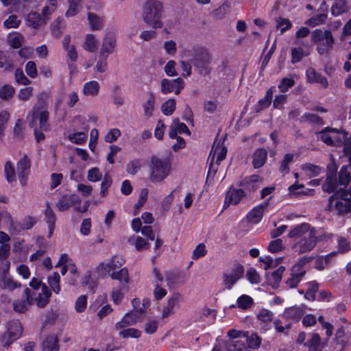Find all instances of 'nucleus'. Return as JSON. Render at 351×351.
Here are the masks:
<instances>
[{
  "instance_id": "f257e3e1",
  "label": "nucleus",
  "mask_w": 351,
  "mask_h": 351,
  "mask_svg": "<svg viewBox=\"0 0 351 351\" xmlns=\"http://www.w3.org/2000/svg\"><path fill=\"white\" fill-rule=\"evenodd\" d=\"M184 56L188 58L199 75L205 76L210 73L213 57L207 48L202 45H195L186 50Z\"/></svg>"
},
{
  "instance_id": "f03ea898",
  "label": "nucleus",
  "mask_w": 351,
  "mask_h": 351,
  "mask_svg": "<svg viewBox=\"0 0 351 351\" xmlns=\"http://www.w3.org/2000/svg\"><path fill=\"white\" fill-rule=\"evenodd\" d=\"M163 13V3L159 0H147L143 4L142 19L154 29L163 27L164 23L161 20Z\"/></svg>"
},
{
  "instance_id": "7ed1b4c3",
  "label": "nucleus",
  "mask_w": 351,
  "mask_h": 351,
  "mask_svg": "<svg viewBox=\"0 0 351 351\" xmlns=\"http://www.w3.org/2000/svg\"><path fill=\"white\" fill-rule=\"evenodd\" d=\"M336 193L329 197L328 210L335 211L339 215H343L351 212V187L349 189L339 188Z\"/></svg>"
},
{
  "instance_id": "20e7f679",
  "label": "nucleus",
  "mask_w": 351,
  "mask_h": 351,
  "mask_svg": "<svg viewBox=\"0 0 351 351\" xmlns=\"http://www.w3.org/2000/svg\"><path fill=\"white\" fill-rule=\"evenodd\" d=\"M311 40L317 45L316 50L321 56H328L335 45V38L330 30L315 29L311 33Z\"/></svg>"
},
{
  "instance_id": "39448f33",
  "label": "nucleus",
  "mask_w": 351,
  "mask_h": 351,
  "mask_svg": "<svg viewBox=\"0 0 351 351\" xmlns=\"http://www.w3.org/2000/svg\"><path fill=\"white\" fill-rule=\"evenodd\" d=\"M171 162L168 158L153 156L149 165V180L152 182L163 181L170 173Z\"/></svg>"
},
{
  "instance_id": "423d86ee",
  "label": "nucleus",
  "mask_w": 351,
  "mask_h": 351,
  "mask_svg": "<svg viewBox=\"0 0 351 351\" xmlns=\"http://www.w3.org/2000/svg\"><path fill=\"white\" fill-rule=\"evenodd\" d=\"M45 105L46 103L45 100L43 98H39L37 104L34 106L27 117L30 118V127L34 128L35 126V122L38 120L39 128L42 131H47L49 130V112L47 110L45 109Z\"/></svg>"
},
{
  "instance_id": "0eeeda50",
  "label": "nucleus",
  "mask_w": 351,
  "mask_h": 351,
  "mask_svg": "<svg viewBox=\"0 0 351 351\" xmlns=\"http://www.w3.org/2000/svg\"><path fill=\"white\" fill-rule=\"evenodd\" d=\"M23 332V327L19 320H12L7 324V330L0 335V344L5 348L10 346L17 339H19Z\"/></svg>"
},
{
  "instance_id": "6e6552de",
  "label": "nucleus",
  "mask_w": 351,
  "mask_h": 351,
  "mask_svg": "<svg viewBox=\"0 0 351 351\" xmlns=\"http://www.w3.org/2000/svg\"><path fill=\"white\" fill-rule=\"evenodd\" d=\"M317 230L310 232L303 239H299L293 246V250L298 254H302L312 250L318 242Z\"/></svg>"
},
{
  "instance_id": "1a4fd4ad",
  "label": "nucleus",
  "mask_w": 351,
  "mask_h": 351,
  "mask_svg": "<svg viewBox=\"0 0 351 351\" xmlns=\"http://www.w3.org/2000/svg\"><path fill=\"white\" fill-rule=\"evenodd\" d=\"M337 166L334 161L328 165L326 180L322 185L324 192L331 193L337 189Z\"/></svg>"
},
{
  "instance_id": "9d476101",
  "label": "nucleus",
  "mask_w": 351,
  "mask_h": 351,
  "mask_svg": "<svg viewBox=\"0 0 351 351\" xmlns=\"http://www.w3.org/2000/svg\"><path fill=\"white\" fill-rule=\"evenodd\" d=\"M144 316V311L143 308L138 309H133L130 313H127L122 320L116 324L115 328L122 329L128 326L134 325L137 322H142Z\"/></svg>"
},
{
  "instance_id": "9b49d317",
  "label": "nucleus",
  "mask_w": 351,
  "mask_h": 351,
  "mask_svg": "<svg viewBox=\"0 0 351 351\" xmlns=\"http://www.w3.org/2000/svg\"><path fill=\"white\" fill-rule=\"evenodd\" d=\"M244 276V267L241 264L236 265L230 273L223 274V282L226 289L230 290L233 285Z\"/></svg>"
},
{
  "instance_id": "f8f14e48",
  "label": "nucleus",
  "mask_w": 351,
  "mask_h": 351,
  "mask_svg": "<svg viewBox=\"0 0 351 351\" xmlns=\"http://www.w3.org/2000/svg\"><path fill=\"white\" fill-rule=\"evenodd\" d=\"M117 36L114 32H106L102 40V45L100 49V56H108L112 54L116 48Z\"/></svg>"
},
{
  "instance_id": "ddd939ff",
  "label": "nucleus",
  "mask_w": 351,
  "mask_h": 351,
  "mask_svg": "<svg viewBox=\"0 0 351 351\" xmlns=\"http://www.w3.org/2000/svg\"><path fill=\"white\" fill-rule=\"evenodd\" d=\"M31 162L27 156L25 154L17 162V173L20 183L22 185L27 184V178L30 172Z\"/></svg>"
},
{
  "instance_id": "4468645a",
  "label": "nucleus",
  "mask_w": 351,
  "mask_h": 351,
  "mask_svg": "<svg viewBox=\"0 0 351 351\" xmlns=\"http://www.w3.org/2000/svg\"><path fill=\"white\" fill-rule=\"evenodd\" d=\"M261 179L257 175H253L243 179L239 186L247 193V196L252 193L256 191L260 188L261 184Z\"/></svg>"
},
{
  "instance_id": "2eb2a0df",
  "label": "nucleus",
  "mask_w": 351,
  "mask_h": 351,
  "mask_svg": "<svg viewBox=\"0 0 351 351\" xmlns=\"http://www.w3.org/2000/svg\"><path fill=\"white\" fill-rule=\"evenodd\" d=\"M80 202L81 199L77 195H66L60 198V199L57 203L56 206L60 211L63 212L66 210H68L71 206H76V205L80 204Z\"/></svg>"
},
{
  "instance_id": "dca6fc26",
  "label": "nucleus",
  "mask_w": 351,
  "mask_h": 351,
  "mask_svg": "<svg viewBox=\"0 0 351 351\" xmlns=\"http://www.w3.org/2000/svg\"><path fill=\"white\" fill-rule=\"evenodd\" d=\"M32 301L31 291L29 288H26L24 291V298L19 299L13 302V308L16 312L25 313Z\"/></svg>"
},
{
  "instance_id": "f3484780",
  "label": "nucleus",
  "mask_w": 351,
  "mask_h": 351,
  "mask_svg": "<svg viewBox=\"0 0 351 351\" xmlns=\"http://www.w3.org/2000/svg\"><path fill=\"white\" fill-rule=\"evenodd\" d=\"M315 230V229L314 228H310L308 223H303L296 226L294 228H293L289 232V237L290 238L294 239L297 242L299 239H303V237H306L307 234H310V232H313Z\"/></svg>"
},
{
  "instance_id": "a211bd4d",
  "label": "nucleus",
  "mask_w": 351,
  "mask_h": 351,
  "mask_svg": "<svg viewBox=\"0 0 351 351\" xmlns=\"http://www.w3.org/2000/svg\"><path fill=\"white\" fill-rule=\"evenodd\" d=\"M178 133L191 134L190 130L185 123L180 122L178 118H175L169 126V136L171 138H175Z\"/></svg>"
},
{
  "instance_id": "6ab92c4d",
  "label": "nucleus",
  "mask_w": 351,
  "mask_h": 351,
  "mask_svg": "<svg viewBox=\"0 0 351 351\" xmlns=\"http://www.w3.org/2000/svg\"><path fill=\"white\" fill-rule=\"evenodd\" d=\"M211 154H213V156L210 159L209 171H210L211 168L213 167V161L215 156H217L216 163L217 165H219V163L225 159L227 154V149L226 147L223 146V145H220V143L219 142L216 146L215 144L213 145L210 156Z\"/></svg>"
},
{
  "instance_id": "aec40b11",
  "label": "nucleus",
  "mask_w": 351,
  "mask_h": 351,
  "mask_svg": "<svg viewBox=\"0 0 351 351\" xmlns=\"http://www.w3.org/2000/svg\"><path fill=\"white\" fill-rule=\"evenodd\" d=\"M181 300V295L178 293H173L167 301V306L163 308L162 317L167 318L170 315L174 313L173 308L179 306Z\"/></svg>"
},
{
  "instance_id": "412c9836",
  "label": "nucleus",
  "mask_w": 351,
  "mask_h": 351,
  "mask_svg": "<svg viewBox=\"0 0 351 351\" xmlns=\"http://www.w3.org/2000/svg\"><path fill=\"white\" fill-rule=\"evenodd\" d=\"M305 274L306 271L298 270V266H293L290 277L285 281L287 287L290 289L296 287Z\"/></svg>"
},
{
  "instance_id": "4be33fe9",
  "label": "nucleus",
  "mask_w": 351,
  "mask_h": 351,
  "mask_svg": "<svg viewBox=\"0 0 351 351\" xmlns=\"http://www.w3.org/2000/svg\"><path fill=\"white\" fill-rule=\"evenodd\" d=\"M269 199H267L263 204L257 206L252 209L247 215V218L250 222L258 223L262 219L263 214L269 204Z\"/></svg>"
},
{
  "instance_id": "5701e85b",
  "label": "nucleus",
  "mask_w": 351,
  "mask_h": 351,
  "mask_svg": "<svg viewBox=\"0 0 351 351\" xmlns=\"http://www.w3.org/2000/svg\"><path fill=\"white\" fill-rule=\"evenodd\" d=\"M306 75L308 82L320 84L324 88L328 86L327 79L318 73L313 68H308L306 71Z\"/></svg>"
},
{
  "instance_id": "b1692460",
  "label": "nucleus",
  "mask_w": 351,
  "mask_h": 351,
  "mask_svg": "<svg viewBox=\"0 0 351 351\" xmlns=\"http://www.w3.org/2000/svg\"><path fill=\"white\" fill-rule=\"evenodd\" d=\"M124 263L125 259L123 256H114L106 265L104 263H101L98 267L104 269L108 268V272L110 274L111 271L112 272L115 271L116 269L121 267Z\"/></svg>"
},
{
  "instance_id": "393cba45",
  "label": "nucleus",
  "mask_w": 351,
  "mask_h": 351,
  "mask_svg": "<svg viewBox=\"0 0 351 351\" xmlns=\"http://www.w3.org/2000/svg\"><path fill=\"white\" fill-rule=\"evenodd\" d=\"M337 129L326 127L322 131L316 132V134L319 136L320 139L325 144L332 146L334 145L332 134H337Z\"/></svg>"
},
{
  "instance_id": "a878e982",
  "label": "nucleus",
  "mask_w": 351,
  "mask_h": 351,
  "mask_svg": "<svg viewBox=\"0 0 351 351\" xmlns=\"http://www.w3.org/2000/svg\"><path fill=\"white\" fill-rule=\"evenodd\" d=\"M26 22L28 26L37 29L46 23V19L43 18L40 14L32 12L27 16Z\"/></svg>"
},
{
  "instance_id": "bb28decb",
  "label": "nucleus",
  "mask_w": 351,
  "mask_h": 351,
  "mask_svg": "<svg viewBox=\"0 0 351 351\" xmlns=\"http://www.w3.org/2000/svg\"><path fill=\"white\" fill-rule=\"evenodd\" d=\"M267 158V151L261 148L255 151L253 154L252 164L255 169L260 168L264 165Z\"/></svg>"
},
{
  "instance_id": "cd10ccee",
  "label": "nucleus",
  "mask_w": 351,
  "mask_h": 351,
  "mask_svg": "<svg viewBox=\"0 0 351 351\" xmlns=\"http://www.w3.org/2000/svg\"><path fill=\"white\" fill-rule=\"evenodd\" d=\"M247 196V193L242 189L230 190L227 193L226 201L228 200L229 203L234 205L238 204L241 199Z\"/></svg>"
},
{
  "instance_id": "c85d7f7f",
  "label": "nucleus",
  "mask_w": 351,
  "mask_h": 351,
  "mask_svg": "<svg viewBox=\"0 0 351 351\" xmlns=\"http://www.w3.org/2000/svg\"><path fill=\"white\" fill-rule=\"evenodd\" d=\"M351 180V171L349 166H343L338 174L337 186H343L344 189Z\"/></svg>"
},
{
  "instance_id": "c756f323",
  "label": "nucleus",
  "mask_w": 351,
  "mask_h": 351,
  "mask_svg": "<svg viewBox=\"0 0 351 351\" xmlns=\"http://www.w3.org/2000/svg\"><path fill=\"white\" fill-rule=\"evenodd\" d=\"M10 267V262H6V269H3L2 274V280L3 282L4 288L9 289L10 290H13L17 287H21V284L15 282L12 278L9 276L8 269Z\"/></svg>"
},
{
  "instance_id": "7c9ffc66",
  "label": "nucleus",
  "mask_w": 351,
  "mask_h": 351,
  "mask_svg": "<svg viewBox=\"0 0 351 351\" xmlns=\"http://www.w3.org/2000/svg\"><path fill=\"white\" fill-rule=\"evenodd\" d=\"M324 13L318 14L305 21V25L310 27H315L317 25H323L326 23L328 14V9L326 8L324 10L322 9Z\"/></svg>"
},
{
  "instance_id": "2f4dec72",
  "label": "nucleus",
  "mask_w": 351,
  "mask_h": 351,
  "mask_svg": "<svg viewBox=\"0 0 351 351\" xmlns=\"http://www.w3.org/2000/svg\"><path fill=\"white\" fill-rule=\"evenodd\" d=\"M304 346L308 348V351H321V337L318 333L311 334V339L304 343Z\"/></svg>"
},
{
  "instance_id": "473e14b6",
  "label": "nucleus",
  "mask_w": 351,
  "mask_h": 351,
  "mask_svg": "<svg viewBox=\"0 0 351 351\" xmlns=\"http://www.w3.org/2000/svg\"><path fill=\"white\" fill-rule=\"evenodd\" d=\"M304 315L303 310L298 306H291L287 308L284 313L285 318L293 322H298Z\"/></svg>"
},
{
  "instance_id": "72a5a7b5",
  "label": "nucleus",
  "mask_w": 351,
  "mask_h": 351,
  "mask_svg": "<svg viewBox=\"0 0 351 351\" xmlns=\"http://www.w3.org/2000/svg\"><path fill=\"white\" fill-rule=\"evenodd\" d=\"M43 351H58L59 350L58 339L56 336L49 335L43 342Z\"/></svg>"
},
{
  "instance_id": "f704fd0d",
  "label": "nucleus",
  "mask_w": 351,
  "mask_h": 351,
  "mask_svg": "<svg viewBox=\"0 0 351 351\" xmlns=\"http://www.w3.org/2000/svg\"><path fill=\"white\" fill-rule=\"evenodd\" d=\"M88 21L93 31L100 30L104 26V19L93 12L88 13Z\"/></svg>"
},
{
  "instance_id": "c9c22d12",
  "label": "nucleus",
  "mask_w": 351,
  "mask_h": 351,
  "mask_svg": "<svg viewBox=\"0 0 351 351\" xmlns=\"http://www.w3.org/2000/svg\"><path fill=\"white\" fill-rule=\"evenodd\" d=\"M156 97L154 94L152 92L149 93V97L147 101L143 104V108L145 116L150 117L153 114V111L155 108Z\"/></svg>"
},
{
  "instance_id": "e433bc0d",
  "label": "nucleus",
  "mask_w": 351,
  "mask_h": 351,
  "mask_svg": "<svg viewBox=\"0 0 351 351\" xmlns=\"http://www.w3.org/2000/svg\"><path fill=\"white\" fill-rule=\"evenodd\" d=\"M348 11V7L346 0H337L331 7V13L335 16H338Z\"/></svg>"
},
{
  "instance_id": "4c0bfd02",
  "label": "nucleus",
  "mask_w": 351,
  "mask_h": 351,
  "mask_svg": "<svg viewBox=\"0 0 351 351\" xmlns=\"http://www.w3.org/2000/svg\"><path fill=\"white\" fill-rule=\"evenodd\" d=\"M285 270L284 266H280L276 271L271 273V277L268 278V283L274 289L278 287V284L282 279V275Z\"/></svg>"
},
{
  "instance_id": "58836bf2",
  "label": "nucleus",
  "mask_w": 351,
  "mask_h": 351,
  "mask_svg": "<svg viewBox=\"0 0 351 351\" xmlns=\"http://www.w3.org/2000/svg\"><path fill=\"white\" fill-rule=\"evenodd\" d=\"M69 6L65 14L66 17L76 15L82 8L83 0H68Z\"/></svg>"
},
{
  "instance_id": "ea45409f",
  "label": "nucleus",
  "mask_w": 351,
  "mask_h": 351,
  "mask_svg": "<svg viewBox=\"0 0 351 351\" xmlns=\"http://www.w3.org/2000/svg\"><path fill=\"white\" fill-rule=\"evenodd\" d=\"M230 2L228 1H225L220 7L213 11V16L216 19H221L224 18L226 15L230 12Z\"/></svg>"
},
{
  "instance_id": "a19ab883",
  "label": "nucleus",
  "mask_w": 351,
  "mask_h": 351,
  "mask_svg": "<svg viewBox=\"0 0 351 351\" xmlns=\"http://www.w3.org/2000/svg\"><path fill=\"white\" fill-rule=\"evenodd\" d=\"M300 121L319 125H322L324 123L323 119L319 116L313 113H305L300 118Z\"/></svg>"
},
{
  "instance_id": "79ce46f5",
  "label": "nucleus",
  "mask_w": 351,
  "mask_h": 351,
  "mask_svg": "<svg viewBox=\"0 0 351 351\" xmlns=\"http://www.w3.org/2000/svg\"><path fill=\"white\" fill-rule=\"evenodd\" d=\"M110 276L112 279L117 280L121 282H124L125 283H128L130 281L128 270L126 267H123L117 271H112L110 274Z\"/></svg>"
},
{
  "instance_id": "37998d69",
  "label": "nucleus",
  "mask_w": 351,
  "mask_h": 351,
  "mask_svg": "<svg viewBox=\"0 0 351 351\" xmlns=\"http://www.w3.org/2000/svg\"><path fill=\"white\" fill-rule=\"evenodd\" d=\"M4 175L8 182L16 181L15 169L10 161H7L4 165Z\"/></svg>"
},
{
  "instance_id": "c03bdc74",
  "label": "nucleus",
  "mask_w": 351,
  "mask_h": 351,
  "mask_svg": "<svg viewBox=\"0 0 351 351\" xmlns=\"http://www.w3.org/2000/svg\"><path fill=\"white\" fill-rule=\"evenodd\" d=\"M60 274L58 272H54L53 275L49 276L47 278L48 284L50 288L56 293H59L60 291Z\"/></svg>"
},
{
  "instance_id": "a18cd8bd",
  "label": "nucleus",
  "mask_w": 351,
  "mask_h": 351,
  "mask_svg": "<svg viewBox=\"0 0 351 351\" xmlns=\"http://www.w3.org/2000/svg\"><path fill=\"white\" fill-rule=\"evenodd\" d=\"M237 303L239 308L243 310H247L252 307L254 304V300L247 295H242L238 298Z\"/></svg>"
},
{
  "instance_id": "49530a36",
  "label": "nucleus",
  "mask_w": 351,
  "mask_h": 351,
  "mask_svg": "<svg viewBox=\"0 0 351 351\" xmlns=\"http://www.w3.org/2000/svg\"><path fill=\"white\" fill-rule=\"evenodd\" d=\"M272 97L273 89L271 88L267 91L265 96L259 100L256 110L260 111L267 108L271 102Z\"/></svg>"
},
{
  "instance_id": "de8ad7c7",
  "label": "nucleus",
  "mask_w": 351,
  "mask_h": 351,
  "mask_svg": "<svg viewBox=\"0 0 351 351\" xmlns=\"http://www.w3.org/2000/svg\"><path fill=\"white\" fill-rule=\"evenodd\" d=\"M99 90V85L96 81H90L84 84V93L86 95H96Z\"/></svg>"
},
{
  "instance_id": "09e8293b",
  "label": "nucleus",
  "mask_w": 351,
  "mask_h": 351,
  "mask_svg": "<svg viewBox=\"0 0 351 351\" xmlns=\"http://www.w3.org/2000/svg\"><path fill=\"white\" fill-rule=\"evenodd\" d=\"M84 48L85 50L89 52H95L97 49V40L95 36L93 34H88L85 38V42L84 44Z\"/></svg>"
},
{
  "instance_id": "8fccbe9b",
  "label": "nucleus",
  "mask_w": 351,
  "mask_h": 351,
  "mask_svg": "<svg viewBox=\"0 0 351 351\" xmlns=\"http://www.w3.org/2000/svg\"><path fill=\"white\" fill-rule=\"evenodd\" d=\"M293 154H286L284 156L282 160L280 162L279 171L284 174L288 173L289 172V164H291L293 162Z\"/></svg>"
},
{
  "instance_id": "3c124183",
  "label": "nucleus",
  "mask_w": 351,
  "mask_h": 351,
  "mask_svg": "<svg viewBox=\"0 0 351 351\" xmlns=\"http://www.w3.org/2000/svg\"><path fill=\"white\" fill-rule=\"evenodd\" d=\"M176 100L169 99L162 104L161 110L165 115L169 116L176 110Z\"/></svg>"
},
{
  "instance_id": "603ef678",
  "label": "nucleus",
  "mask_w": 351,
  "mask_h": 351,
  "mask_svg": "<svg viewBox=\"0 0 351 351\" xmlns=\"http://www.w3.org/2000/svg\"><path fill=\"white\" fill-rule=\"evenodd\" d=\"M0 68H3L6 71H10L14 68L12 61L1 51H0Z\"/></svg>"
},
{
  "instance_id": "864d4df0",
  "label": "nucleus",
  "mask_w": 351,
  "mask_h": 351,
  "mask_svg": "<svg viewBox=\"0 0 351 351\" xmlns=\"http://www.w3.org/2000/svg\"><path fill=\"white\" fill-rule=\"evenodd\" d=\"M15 92L14 88L9 84H5L0 88V98L8 100L12 98Z\"/></svg>"
},
{
  "instance_id": "5fc2aeb1",
  "label": "nucleus",
  "mask_w": 351,
  "mask_h": 351,
  "mask_svg": "<svg viewBox=\"0 0 351 351\" xmlns=\"http://www.w3.org/2000/svg\"><path fill=\"white\" fill-rule=\"evenodd\" d=\"M302 169L309 177H314L317 176L321 171V168L319 166L310 163L303 165L302 166Z\"/></svg>"
},
{
  "instance_id": "6e6d98bb",
  "label": "nucleus",
  "mask_w": 351,
  "mask_h": 351,
  "mask_svg": "<svg viewBox=\"0 0 351 351\" xmlns=\"http://www.w3.org/2000/svg\"><path fill=\"white\" fill-rule=\"evenodd\" d=\"M308 53H305L301 47H293L291 49V62L295 64L299 62L304 56H307Z\"/></svg>"
},
{
  "instance_id": "4d7b16f0",
  "label": "nucleus",
  "mask_w": 351,
  "mask_h": 351,
  "mask_svg": "<svg viewBox=\"0 0 351 351\" xmlns=\"http://www.w3.org/2000/svg\"><path fill=\"white\" fill-rule=\"evenodd\" d=\"M128 242L130 244H134L135 248L137 251L142 250L144 247L149 245V243L141 237H130L128 239Z\"/></svg>"
},
{
  "instance_id": "13d9d810",
  "label": "nucleus",
  "mask_w": 351,
  "mask_h": 351,
  "mask_svg": "<svg viewBox=\"0 0 351 351\" xmlns=\"http://www.w3.org/2000/svg\"><path fill=\"white\" fill-rule=\"evenodd\" d=\"M245 338L248 348L257 349L260 347L261 339L256 334L253 333L250 336L248 335Z\"/></svg>"
},
{
  "instance_id": "bf43d9fd",
  "label": "nucleus",
  "mask_w": 351,
  "mask_h": 351,
  "mask_svg": "<svg viewBox=\"0 0 351 351\" xmlns=\"http://www.w3.org/2000/svg\"><path fill=\"white\" fill-rule=\"evenodd\" d=\"M175 89L174 80L162 79L161 80V92L164 94L171 93Z\"/></svg>"
},
{
  "instance_id": "052dcab7",
  "label": "nucleus",
  "mask_w": 351,
  "mask_h": 351,
  "mask_svg": "<svg viewBox=\"0 0 351 351\" xmlns=\"http://www.w3.org/2000/svg\"><path fill=\"white\" fill-rule=\"evenodd\" d=\"M141 160L139 159H135L128 163L126 166V171L129 174L135 175L141 169Z\"/></svg>"
},
{
  "instance_id": "680f3d73",
  "label": "nucleus",
  "mask_w": 351,
  "mask_h": 351,
  "mask_svg": "<svg viewBox=\"0 0 351 351\" xmlns=\"http://www.w3.org/2000/svg\"><path fill=\"white\" fill-rule=\"evenodd\" d=\"M119 335L123 338H128V337L138 338L141 335V332L138 329L130 328H128V329L120 331Z\"/></svg>"
},
{
  "instance_id": "e2e57ef3",
  "label": "nucleus",
  "mask_w": 351,
  "mask_h": 351,
  "mask_svg": "<svg viewBox=\"0 0 351 351\" xmlns=\"http://www.w3.org/2000/svg\"><path fill=\"white\" fill-rule=\"evenodd\" d=\"M247 348L245 342L241 340L232 341L228 344L230 351H245Z\"/></svg>"
},
{
  "instance_id": "0e129e2a",
  "label": "nucleus",
  "mask_w": 351,
  "mask_h": 351,
  "mask_svg": "<svg viewBox=\"0 0 351 351\" xmlns=\"http://www.w3.org/2000/svg\"><path fill=\"white\" fill-rule=\"evenodd\" d=\"M285 248V245L282 243V240L277 239L271 241L267 247L270 252L275 253L282 250Z\"/></svg>"
},
{
  "instance_id": "69168bd1",
  "label": "nucleus",
  "mask_w": 351,
  "mask_h": 351,
  "mask_svg": "<svg viewBox=\"0 0 351 351\" xmlns=\"http://www.w3.org/2000/svg\"><path fill=\"white\" fill-rule=\"evenodd\" d=\"M86 134L83 132H75L69 135V140L75 144H82L86 141Z\"/></svg>"
},
{
  "instance_id": "338daca9",
  "label": "nucleus",
  "mask_w": 351,
  "mask_h": 351,
  "mask_svg": "<svg viewBox=\"0 0 351 351\" xmlns=\"http://www.w3.org/2000/svg\"><path fill=\"white\" fill-rule=\"evenodd\" d=\"M16 82L22 85H28L31 81L25 75L23 71L21 69H16L14 73Z\"/></svg>"
},
{
  "instance_id": "774afa93",
  "label": "nucleus",
  "mask_w": 351,
  "mask_h": 351,
  "mask_svg": "<svg viewBox=\"0 0 351 351\" xmlns=\"http://www.w3.org/2000/svg\"><path fill=\"white\" fill-rule=\"evenodd\" d=\"M102 178V174L99 168L93 167L88 171L87 178L89 181L95 182L100 180Z\"/></svg>"
}]
</instances>
